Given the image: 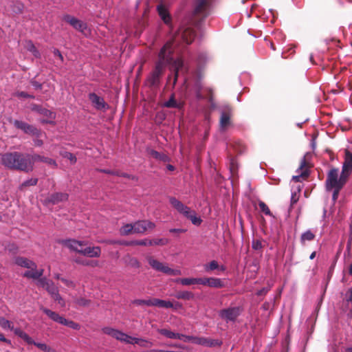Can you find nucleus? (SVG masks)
Returning <instances> with one entry per match:
<instances>
[{
    "mask_svg": "<svg viewBox=\"0 0 352 352\" xmlns=\"http://www.w3.org/2000/svg\"><path fill=\"white\" fill-rule=\"evenodd\" d=\"M174 54L175 49L170 42H166L160 48L154 67L146 79L148 87L154 88L160 87L161 78L166 67L173 72L174 85L177 83L179 72H188V69L185 65L183 57L182 56H175Z\"/></svg>",
    "mask_w": 352,
    "mask_h": 352,
    "instance_id": "obj_1",
    "label": "nucleus"
},
{
    "mask_svg": "<svg viewBox=\"0 0 352 352\" xmlns=\"http://www.w3.org/2000/svg\"><path fill=\"white\" fill-rule=\"evenodd\" d=\"M0 163L10 170L24 173L32 172L29 153L19 151L6 152L0 154Z\"/></svg>",
    "mask_w": 352,
    "mask_h": 352,
    "instance_id": "obj_2",
    "label": "nucleus"
},
{
    "mask_svg": "<svg viewBox=\"0 0 352 352\" xmlns=\"http://www.w3.org/2000/svg\"><path fill=\"white\" fill-rule=\"evenodd\" d=\"M214 0H192V20L197 21L196 25L199 26L212 12Z\"/></svg>",
    "mask_w": 352,
    "mask_h": 352,
    "instance_id": "obj_3",
    "label": "nucleus"
},
{
    "mask_svg": "<svg viewBox=\"0 0 352 352\" xmlns=\"http://www.w3.org/2000/svg\"><path fill=\"white\" fill-rule=\"evenodd\" d=\"M168 201L179 214L190 219L193 225L197 226L201 225L202 219L197 215L195 211L192 210L188 206L184 205L175 197H169Z\"/></svg>",
    "mask_w": 352,
    "mask_h": 352,
    "instance_id": "obj_4",
    "label": "nucleus"
},
{
    "mask_svg": "<svg viewBox=\"0 0 352 352\" xmlns=\"http://www.w3.org/2000/svg\"><path fill=\"white\" fill-rule=\"evenodd\" d=\"M30 109L32 112L43 116V118L39 120L41 124L52 126L56 124V113L55 111L48 109L41 104L35 103L30 104Z\"/></svg>",
    "mask_w": 352,
    "mask_h": 352,
    "instance_id": "obj_5",
    "label": "nucleus"
},
{
    "mask_svg": "<svg viewBox=\"0 0 352 352\" xmlns=\"http://www.w3.org/2000/svg\"><path fill=\"white\" fill-rule=\"evenodd\" d=\"M41 309L52 320H53L56 322H58L60 324L68 327L74 330H79L80 329V325L78 323H77L73 320H67L65 318H64L63 316H60L56 312L53 311L48 308L42 307Z\"/></svg>",
    "mask_w": 352,
    "mask_h": 352,
    "instance_id": "obj_6",
    "label": "nucleus"
},
{
    "mask_svg": "<svg viewBox=\"0 0 352 352\" xmlns=\"http://www.w3.org/2000/svg\"><path fill=\"white\" fill-rule=\"evenodd\" d=\"M147 261L151 267L155 271L161 272L171 276H177L182 274L180 270L172 269L167 265H164L162 263L153 258L151 256L148 257Z\"/></svg>",
    "mask_w": 352,
    "mask_h": 352,
    "instance_id": "obj_7",
    "label": "nucleus"
},
{
    "mask_svg": "<svg viewBox=\"0 0 352 352\" xmlns=\"http://www.w3.org/2000/svg\"><path fill=\"white\" fill-rule=\"evenodd\" d=\"M12 124L16 129L21 130L25 134L30 135L35 138H40L42 134L41 129H38L35 126L28 124L24 121L14 120Z\"/></svg>",
    "mask_w": 352,
    "mask_h": 352,
    "instance_id": "obj_8",
    "label": "nucleus"
},
{
    "mask_svg": "<svg viewBox=\"0 0 352 352\" xmlns=\"http://www.w3.org/2000/svg\"><path fill=\"white\" fill-rule=\"evenodd\" d=\"M242 309L240 307H229L222 309L219 311V316L227 323L235 322L237 318L241 314Z\"/></svg>",
    "mask_w": 352,
    "mask_h": 352,
    "instance_id": "obj_9",
    "label": "nucleus"
},
{
    "mask_svg": "<svg viewBox=\"0 0 352 352\" xmlns=\"http://www.w3.org/2000/svg\"><path fill=\"white\" fill-rule=\"evenodd\" d=\"M56 243L67 248L70 251L79 254L80 248L87 244L85 241L77 240L72 238L59 239Z\"/></svg>",
    "mask_w": 352,
    "mask_h": 352,
    "instance_id": "obj_10",
    "label": "nucleus"
},
{
    "mask_svg": "<svg viewBox=\"0 0 352 352\" xmlns=\"http://www.w3.org/2000/svg\"><path fill=\"white\" fill-rule=\"evenodd\" d=\"M232 113V109L229 105L224 107L223 109L221 110V115L219 118V131L224 132L228 128L231 126V116Z\"/></svg>",
    "mask_w": 352,
    "mask_h": 352,
    "instance_id": "obj_11",
    "label": "nucleus"
},
{
    "mask_svg": "<svg viewBox=\"0 0 352 352\" xmlns=\"http://www.w3.org/2000/svg\"><path fill=\"white\" fill-rule=\"evenodd\" d=\"M88 98L96 110H106L109 108V104L104 101V98L98 96L94 92L89 93Z\"/></svg>",
    "mask_w": 352,
    "mask_h": 352,
    "instance_id": "obj_12",
    "label": "nucleus"
},
{
    "mask_svg": "<svg viewBox=\"0 0 352 352\" xmlns=\"http://www.w3.org/2000/svg\"><path fill=\"white\" fill-rule=\"evenodd\" d=\"M29 160L31 163L32 171L34 170V164L36 162H38L45 163L48 165H51L54 167L57 166V163L54 159L48 157H45L44 155H41L36 154V153H34V154L29 153Z\"/></svg>",
    "mask_w": 352,
    "mask_h": 352,
    "instance_id": "obj_13",
    "label": "nucleus"
},
{
    "mask_svg": "<svg viewBox=\"0 0 352 352\" xmlns=\"http://www.w3.org/2000/svg\"><path fill=\"white\" fill-rule=\"evenodd\" d=\"M63 19L65 22L69 23L74 29L78 30L80 32H83L87 29V25L86 23L82 22V21L73 16H71L70 14H64Z\"/></svg>",
    "mask_w": 352,
    "mask_h": 352,
    "instance_id": "obj_14",
    "label": "nucleus"
},
{
    "mask_svg": "<svg viewBox=\"0 0 352 352\" xmlns=\"http://www.w3.org/2000/svg\"><path fill=\"white\" fill-rule=\"evenodd\" d=\"M201 285L212 288H223L226 286L225 281L217 277H201Z\"/></svg>",
    "mask_w": 352,
    "mask_h": 352,
    "instance_id": "obj_15",
    "label": "nucleus"
},
{
    "mask_svg": "<svg viewBox=\"0 0 352 352\" xmlns=\"http://www.w3.org/2000/svg\"><path fill=\"white\" fill-rule=\"evenodd\" d=\"M19 333V338L23 339L28 344H33L45 352H52L54 349L47 346L45 343L35 342L27 333Z\"/></svg>",
    "mask_w": 352,
    "mask_h": 352,
    "instance_id": "obj_16",
    "label": "nucleus"
},
{
    "mask_svg": "<svg viewBox=\"0 0 352 352\" xmlns=\"http://www.w3.org/2000/svg\"><path fill=\"white\" fill-rule=\"evenodd\" d=\"M68 199L69 195L67 193L56 192L49 195L45 199V203L56 205L59 203L67 201Z\"/></svg>",
    "mask_w": 352,
    "mask_h": 352,
    "instance_id": "obj_17",
    "label": "nucleus"
},
{
    "mask_svg": "<svg viewBox=\"0 0 352 352\" xmlns=\"http://www.w3.org/2000/svg\"><path fill=\"white\" fill-rule=\"evenodd\" d=\"M157 11L163 22L172 27V17L167 8L163 3H160L157 6Z\"/></svg>",
    "mask_w": 352,
    "mask_h": 352,
    "instance_id": "obj_18",
    "label": "nucleus"
},
{
    "mask_svg": "<svg viewBox=\"0 0 352 352\" xmlns=\"http://www.w3.org/2000/svg\"><path fill=\"white\" fill-rule=\"evenodd\" d=\"M339 179V169L335 167L331 168L327 174L325 188L340 182Z\"/></svg>",
    "mask_w": 352,
    "mask_h": 352,
    "instance_id": "obj_19",
    "label": "nucleus"
},
{
    "mask_svg": "<svg viewBox=\"0 0 352 352\" xmlns=\"http://www.w3.org/2000/svg\"><path fill=\"white\" fill-rule=\"evenodd\" d=\"M79 254L89 258H98L101 254V248L99 246H88L85 248L82 247Z\"/></svg>",
    "mask_w": 352,
    "mask_h": 352,
    "instance_id": "obj_20",
    "label": "nucleus"
},
{
    "mask_svg": "<svg viewBox=\"0 0 352 352\" xmlns=\"http://www.w3.org/2000/svg\"><path fill=\"white\" fill-rule=\"evenodd\" d=\"M210 60V56L206 52L199 51L197 52L195 62L197 65V70L201 72Z\"/></svg>",
    "mask_w": 352,
    "mask_h": 352,
    "instance_id": "obj_21",
    "label": "nucleus"
},
{
    "mask_svg": "<svg viewBox=\"0 0 352 352\" xmlns=\"http://www.w3.org/2000/svg\"><path fill=\"white\" fill-rule=\"evenodd\" d=\"M14 261L16 265L24 268L30 269V270L32 269L36 268L37 267L35 262L23 256H16Z\"/></svg>",
    "mask_w": 352,
    "mask_h": 352,
    "instance_id": "obj_22",
    "label": "nucleus"
},
{
    "mask_svg": "<svg viewBox=\"0 0 352 352\" xmlns=\"http://www.w3.org/2000/svg\"><path fill=\"white\" fill-rule=\"evenodd\" d=\"M0 326L3 329H10V331H13L14 333L19 338L20 335L19 331L21 333H25V331L21 330L20 328L14 327L10 320H7L6 318L2 316H0Z\"/></svg>",
    "mask_w": 352,
    "mask_h": 352,
    "instance_id": "obj_23",
    "label": "nucleus"
},
{
    "mask_svg": "<svg viewBox=\"0 0 352 352\" xmlns=\"http://www.w3.org/2000/svg\"><path fill=\"white\" fill-rule=\"evenodd\" d=\"M173 282L186 286L195 284L201 285V277L177 278L173 280Z\"/></svg>",
    "mask_w": 352,
    "mask_h": 352,
    "instance_id": "obj_24",
    "label": "nucleus"
},
{
    "mask_svg": "<svg viewBox=\"0 0 352 352\" xmlns=\"http://www.w3.org/2000/svg\"><path fill=\"white\" fill-rule=\"evenodd\" d=\"M43 274H44L43 269L37 270V267H36L34 269H32L31 270L25 271L23 274V276L27 278H32L33 280H35V279H37V278H39L41 277H44Z\"/></svg>",
    "mask_w": 352,
    "mask_h": 352,
    "instance_id": "obj_25",
    "label": "nucleus"
},
{
    "mask_svg": "<svg viewBox=\"0 0 352 352\" xmlns=\"http://www.w3.org/2000/svg\"><path fill=\"white\" fill-rule=\"evenodd\" d=\"M181 36L182 41L185 43H186L187 45H190L192 43L193 40L195 39V33L192 30L188 28L182 31V32L181 33Z\"/></svg>",
    "mask_w": 352,
    "mask_h": 352,
    "instance_id": "obj_26",
    "label": "nucleus"
},
{
    "mask_svg": "<svg viewBox=\"0 0 352 352\" xmlns=\"http://www.w3.org/2000/svg\"><path fill=\"white\" fill-rule=\"evenodd\" d=\"M204 270L206 272L219 270L224 272L226 270V267L223 265H219L218 262L215 260H212L207 264L204 265Z\"/></svg>",
    "mask_w": 352,
    "mask_h": 352,
    "instance_id": "obj_27",
    "label": "nucleus"
},
{
    "mask_svg": "<svg viewBox=\"0 0 352 352\" xmlns=\"http://www.w3.org/2000/svg\"><path fill=\"white\" fill-rule=\"evenodd\" d=\"M202 346L206 347H220L223 344L222 340L219 339H210L206 337L203 338Z\"/></svg>",
    "mask_w": 352,
    "mask_h": 352,
    "instance_id": "obj_28",
    "label": "nucleus"
},
{
    "mask_svg": "<svg viewBox=\"0 0 352 352\" xmlns=\"http://www.w3.org/2000/svg\"><path fill=\"white\" fill-rule=\"evenodd\" d=\"M158 333L170 339H178L182 340V333H175L166 329H158Z\"/></svg>",
    "mask_w": 352,
    "mask_h": 352,
    "instance_id": "obj_29",
    "label": "nucleus"
},
{
    "mask_svg": "<svg viewBox=\"0 0 352 352\" xmlns=\"http://www.w3.org/2000/svg\"><path fill=\"white\" fill-rule=\"evenodd\" d=\"M151 306L168 309L172 307V302L160 298H151Z\"/></svg>",
    "mask_w": 352,
    "mask_h": 352,
    "instance_id": "obj_30",
    "label": "nucleus"
},
{
    "mask_svg": "<svg viewBox=\"0 0 352 352\" xmlns=\"http://www.w3.org/2000/svg\"><path fill=\"white\" fill-rule=\"evenodd\" d=\"M164 106L167 108H175L179 109L183 107V104L176 100L174 94H172L169 99L164 102Z\"/></svg>",
    "mask_w": 352,
    "mask_h": 352,
    "instance_id": "obj_31",
    "label": "nucleus"
},
{
    "mask_svg": "<svg viewBox=\"0 0 352 352\" xmlns=\"http://www.w3.org/2000/svg\"><path fill=\"white\" fill-rule=\"evenodd\" d=\"M101 330L103 333L111 336L112 338L118 340L120 336V330L110 327H104L102 328Z\"/></svg>",
    "mask_w": 352,
    "mask_h": 352,
    "instance_id": "obj_32",
    "label": "nucleus"
},
{
    "mask_svg": "<svg viewBox=\"0 0 352 352\" xmlns=\"http://www.w3.org/2000/svg\"><path fill=\"white\" fill-rule=\"evenodd\" d=\"M27 50L30 52L36 58H41V54L39 52V50L36 47L35 45L34 44L33 41L31 40H29L27 41V45H26Z\"/></svg>",
    "mask_w": 352,
    "mask_h": 352,
    "instance_id": "obj_33",
    "label": "nucleus"
},
{
    "mask_svg": "<svg viewBox=\"0 0 352 352\" xmlns=\"http://www.w3.org/2000/svg\"><path fill=\"white\" fill-rule=\"evenodd\" d=\"M144 220H138L133 223V233L134 234H143L146 232Z\"/></svg>",
    "mask_w": 352,
    "mask_h": 352,
    "instance_id": "obj_34",
    "label": "nucleus"
},
{
    "mask_svg": "<svg viewBox=\"0 0 352 352\" xmlns=\"http://www.w3.org/2000/svg\"><path fill=\"white\" fill-rule=\"evenodd\" d=\"M175 298L182 300H192L195 298V294L190 291H180L175 294Z\"/></svg>",
    "mask_w": 352,
    "mask_h": 352,
    "instance_id": "obj_35",
    "label": "nucleus"
},
{
    "mask_svg": "<svg viewBox=\"0 0 352 352\" xmlns=\"http://www.w3.org/2000/svg\"><path fill=\"white\" fill-rule=\"evenodd\" d=\"M342 168L352 173V153L347 152L346 153V157Z\"/></svg>",
    "mask_w": 352,
    "mask_h": 352,
    "instance_id": "obj_36",
    "label": "nucleus"
},
{
    "mask_svg": "<svg viewBox=\"0 0 352 352\" xmlns=\"http://www.w3.org/2000/svg\"><path fill=\"white\" fill-rule=\"evenodd\" d=\"M120 233L122 236H128L133 233V226L132 223L123 225L120 229Z\"/></svg>",
    "mask_w": 352,
    "mask_h": 352,
    "instance_id": "obj_37",
    "label": "nucleus"
},
{
    "mask_svg": "<svg viewBox=\"0 0 352 352\" xmlns=\"http://www.w3.org/2000/svg\"><path fill=\"white\" fill-rule=\"evenodd\" d=\"M125 263L135 269H138L140 267L141 265L140 261L135 257L127 255L125 258Z\"/></svg>",
    "mask_w": 352,
    "mask_h": 352,
    "instance_id": "obj_38",
    "label": "nucleus"
},
{
    "mask_svg": "<svg viewBox=\"0 0 352 352\" xmlns=\"http://www.w3.org/2000/svg\"><path fill=\"white\" fill-rule=\"evenodd\" d=\"M38 182V178H29L25 181H23L19 186V190H23V188L28 186H34L37 185Z\"/></svg>",
    "mask_w": 352,
    "mask_h": 352,
    "instance_id": "obj_39",
    "label": "nucleus"
},
{
    "mask_svg": "<svg viewBox=\"0 0 352 352\" xmlns=\"http://www.w3.org/2000/svg\"><path fill=\"white\" fill-rule=\"evenodd\" d=\"M111 244H118L127 246L132 245H140V240H132L130 241H112Z\"/></svg>",
    "mask_w": 352,
    "mask_h": 352,
    "instance_id": "obj_40",
    "label": "nucleus"
},
{
    "mask_svg": "<svg viewBox=\"0 0 352 352\" xmlns=\"http://www.w3.org/2000/svg\"><path fill=\"white\" fill-rule=\"evenodd\" d=\"M60 155L63 157L67 158L69 160L72 164H74L77 162L76 157L71 152L69 151H63L60 153Z\"/></svg>",
    "mask_w": 352,
    "mask_h": 352,
    "instance_id": "obj_41",
    "label": "nucleus"
},
{
    "mask_svg": "<svg viewBox=\"0 0 352 352\" xmlns=\"http://www.w3.org/2000/svg\"><path fill=\"white\" fill-rule=\"evenodd\" d=\"M301 190V186L300 184H298L296 186V191L292 190V195H291V205H294L296 204L298 201V197L297 196V192H299Z\"/></svg>",
    "mask_w": 352,
    "mask_h": 352,
    "instance_id": "obj_42",
    "label": "nucleus"
},
{
    "mask_svg": "<svg viewBox=\"0 0 352 352\" xmlns=\"http://www.w3.org/2000/svg\"><path fill=\"white\" fill-rule=\"evenodd\" d=\"M315 237V234L311 230H307L301 234L300 240L302 242L305 241H312Z\"/></svg>",
    "mask_w": 352,
    "mask_h": 352,
    "instance_id": "obj_43",
    "label": "nucleus"
},
{
    "mask_svg": "<svg viewBox=\"0 0 352 352\" xmlns=\"http://www.w3.org/2000/svg\"><path fill=\"white\" fill-rule=\"evenodd\" d=\"M351 173V172L346 171L344 169L342 168V171L339 175L340 182L344 184H346Z\"/></svg>",
    "mask_w": 352,
    "mask_h": 352,
    "instance_id": "obj_44",
    "label": "nucleus"
},
{
    "mask_svg": "<svg viewBox=\"0 0 352 352\" xmlns=\"http://www.w3.org/2000/svg\"><path fill=\"white\" fill-rule=\"evenodd\" d=\"M309 175V170L307 168H305L301 171V173L298 175H294L292 177V181L299 183L300 182V179L303 177H308Z\"/></svg>",
    "mask_w": 352,
    "mask_h": 352,
    "instance_id": "obj_45",
    "label": "nucleus"
},
{
    "mask_svg": "<svg viewBox=\"0 0 352 352\" xmlns=\"http://www.w3.org/2000/svg\"><path fill=\"white\" fill-rule=\"evenodd\" d=\"M37 280L36 285L38 287L45 288L50 283L51 280L48 279L46 276L41 277L36 279Z\"/></svg>",
    "mask_w": 352,
    "mask_h": 352,
    "instance_id": "obj_46",
    "label": "nucleus"
},
{
    "mask_svg": "<svg viewBox=\"0 0 352 352\" xmlns=\"http://www.w3.org/2000/svg\"><path fill=\"white\" fill-rule=\"evenodd\" d=\"M344 186H345V184H342L341 182H339V183L333 184L332 186H329L327 188H326L327 191L334 190V191H337L338 192L340 193V190L342 189V188Z\"/></svg>",
    "mask_w": 352,
    "mask_h": 352,
    "instance_id": "obj_47",
    "label": "nucleus"
},
{
    "mask_svg": "<svg viewBox=\"0 0 352 352\" xmlns=\"http://www.w3.org/2000/svg\"><path fill=\"white\" fill-rule=\"evenodd\" d=\"M148 243L152 244V245H165L168 243V240L165 238L151 239V242Z\"/></svg>",
    "mask_w": 352,
    "mask_h": 352,
    "instance_id": "obj_48",
    "label": "nucleus"
},
{
    "mask_svg": "<svg viewBox=\"0 0 352 352\" xmlns=\"http://www.w3.org/2000/svg\"><path fill=\"white\" fill-rule=\"evenodd\" d=\"M272 285L268 283L267 286L263 287L256 292L257 296H265L272 289Z\"/></svg>",
    "mask_w": 352,
    "mask_h": 352,
    "instance_id": "obj_49",
    "label": "nucleus"
},
{
    "mask_svg": "<svg viewBox=\"0 0 352 352\" xmlns=\"http://www.w3.org/2000/svg\"><path fill=\"white\" fill-rule=\"evenodd\" d=\"M126 338H124V340H122V342H125L126 344H138L139 341L141 340L138 338L132 337L128 334H126Z\"/></svg>",
    "mask_w": 352,
    "mask_h": 352,
    "instance_id": "obj_50",
    "label": "nucleus"
},
{
    "mask_svg": "<svg viewBox=\"0 0 352 352\" xmlns=\"http://www.w3.org/2000/svg\"><path fill=\"white\" fill-rule=\"evenodd\" d=\"M258 206L260 208V210L266 215L268 216H273L272 213L271 212L269 207L262 201H260L258 202Z\"/></svg>",
    "mask_w": 352,
    "mask_h": 352,
    "instance_id": "obj_51",
    "label": "nucleus"
},
{
    "mask_svg": "<svg viewBox=\"0 0 352 352\" xmlns=\"http://www.w3.org/2000/svg\"><path fill=\"white\" fill-rule=\"evenodd\" d=\"M132 303L137 306L140 305H146V306H151V298L144 300V299H135L132 301Z\"/></svg>",
    "mask_w": 352,
    "mask_h": 352,
    "instance_id": "obj_52",
    "label": "nucleus"
},
{
    "mask_svg": "<svg viewBox=\"0 0 352 352\" xmlns=\"http://www.w3.org/2000/svg\"><path fill=\"white\" fill-rule=\"evenodd\" d=\"M45 289L50 296L58 291V287L55 286L52 280Z\"/></svg>",
    "mask_w": 352,
    "mask_h": 352,
    "instance_id": "obj_53",
    "label": "nucleus"
},
{
    "mask_svg": "<svg viewBox=\"0 0 352 352\" xmlns=\"http://www.w3.org/2000/svg\"><path fill=\"white\" fill-rule=\"evenodd\" d=\"M118 177L129 179H131L135 182H137L138 180V177L137 176L129 174L127 173L121 172L120 170H119Z\"/></svg>",
    "mask_w": 352,
    "mask_h": 352,
    "instance_id": "obj_54",
    "label": "nucleus"
},
{
    "mask_svg": "<svg viewBox=\"0 0 352 352\" xmlns=\"http://www.w3.org/2000/svg\"><path fill=\"white\" fill-rule=\"evenodd\" d=\"M30 83L36 90H41L43 89V84L36 80L35 78L30 79Z\"/></svg>",
    "mask_w": 352,
    "mask_h": 352,
    "instance_id": "obj_55",
    "label": "nucleus"
},
{
    "mask_svg": "<svg viewBox=\"0 0 352 352\" xmlns=\"http://www.w3.org/2000/svg\"><path fill=\"white\" fill-rule=\"evenodd\" d=\"M344 300L348 304H352V287L347 289Z\"/></svg>",
    "mask_w": 352,
    "mask_h": 352,
    "instance_id": "obj_56",
    "label": "nucleus"
},
{
    "mask_svg": "<svg viewBox=\"0 0 352 352\" xmlns=\"http://www.w3.org/2000/svg\"><path fill=\"white\" fill-rule=\"evenodd\" d=\"M146 151L148 154H149L151 156H152L153 158L156 160H158L160 155L161 153L160 152H158L155 149L148 147L146 148Z\"/></svg>",
    "mask_w": 352,
    "mask_h": 352,
    "instance_id": "obj_57",
    "label": "nucleus"
},
{
    "mask_svg": "<svg viewBox=\"0 0 352 352\" xmlns=\"http://www.w3.org/2000/svg\"><path fill=\"white\" fill-rule=\"evenodd\" d=\"M16 96L19 98H31V99L35 98V96L34 95L30 94L23 91L16 92Z\"/></svg>",
    "mask_w": 352,
    "mask_h": 352,
    "instance_id": "obj_58",
    "label": "nucleus"
},
{
    "mask_svg": "<svg viewBox=\"0 0 352 352\" xmlns=\"http://www.w3.org/2000/svg\"><path fill=\"white\" fill-rule=\"evenodd\" d=\"M99 171L100 173H105L107 175L118 176V174H119V170H113L107 169V168H101L99 170Z\"/></svg>",
    "mask_w": 352,
    "mask_h": 352,
    "instance_id": "obj_59",
    "label": "nucleus"
},
{
    "mask_svg": "<svg viewBox=\"0 0 352 352\" xmlns=\"http://www.w3.org/2000/svg\"><path fill=\"white\" fill-rule=\"evenodd\" d=\"M252 248L255 250H260L263 248V245L261 241L256 240L252 243Z\"/></svg>",
    "mask_w": 352,
    "mask_h": 352,
    "instance_id": "obj_60",
    "label": "nucleus"
},
{
    "mask_svg": "<svg viewBox=\"0 0 352 352\" xmlns=\"http://www.w3.org/2000/svg\"><path fill=\"white\" fill-rule=\"evenodd\" d=\"M76 302L78 305L87 307L89 305L90 301L85 298H80L77 299Z\"/></svg>",
    "mask_w": 352,
    "mask_h": 352,
    "instance_id": "obj_61",
    "label": "nucleus"
},
{
    "mask_svg": "<svg viewBox=\"0 0 352 352\" xmlns=\"http://www.w3.org/2000/svg\"><path fill=\"white\" fill-rule=\"evenodd\" d=\"M52 52L55 56H57L61 63L64 62V57L61 54L60 51L57 48H53Z\"/></svg>",
    "mask_w": 352,
    "mask_h": 352,
    "instance_id": "obj_62",
    "label": "nucleus"
},
{
    "mask_svg": "<svg viewBox=\"0 0 352 352\" xmlns=\"http://www.w3.org/2000/svg\"><path fill=\"white\" fill-rule=\"evenodd\" d=\"M51 297L55 300L57 301L59 304H61V302L63 301V298L61 297L60 294H59L58 291H57L56 293L52 294Z\"/></svg>",
    "mask_w": 352,
    "mask_h": 352,
    "instance_id": "obj_63",
    "label": "nucleus"
},
{
    "mask_svg": "<svg viewBox=\"0 0 352 352\" xmlns=\"http://www.w3.org/2000/svg\"><path fill=\"white\" fill-rule=\"evenodd\" d=\"M201 89H202V85H201L200 80L198 79V80H195V82H194L193 91H201Z\"/></svg>",
    "mask_w": 352,
    "mask_h": 352,
    "instance_id": "obj_64",
    "label": "nucleus"
}]
</instances>
